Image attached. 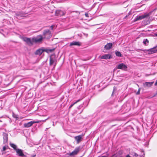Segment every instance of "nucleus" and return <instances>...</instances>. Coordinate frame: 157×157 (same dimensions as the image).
<instances>
[{
  "label": "nucleus",
  "mask_w": 157,
  "mask_h": 157,
  "mask_svg": "<svg viewBox=\"0 0 157 157\" xmlns=\"http://www.w3.org/2000/svg\"><path fill=\"white\" fill-rule=\"evenodd\" d=\"M43 37L41 35H38L36 37H34L32 39V42L36 43L40 42L43 40Z\"/></svg>",
  "instance_id": "1"
},
{
  "label": "nucleus",
  "mask_w": 157,
  "mask_h": 157,
  "mask_svg": "<svg viewBox=\"0 0 157 157\" xmlns=\"http://www.w3.org/2000/svg\"><path fill=\"white\" fill-rule=\"evenodd\" d=\"M54 65L55 66L56 64V56L55 55H53L50 57V65Z\"/></svg>",
  "instance_id": "2"
},
{
  "label": "nucleus",
  "mask_w": 157,
  "mask_h": 157,
  "mask_svg": "<svg viewBox=\"0 0 157 157\" xmlns=\"http://www.w3.org/2000/svg\"><path fill=\"white\" fill-rule=\"evenodd\" d=\"M150 15V13H149L141 16H137L136 17L135 19V21H136L138 20H140L145 18L147 17H148Z\"/></svg>",
  "instance_id": "3"
},
{
  "label": "nucleus",
  "mask_w": 157,
  "mask_h": 157,
  "mask_svg": "<svg viewBox=\"0 0 157 157\" xmlns=\"http://www.w3.org/2000/svg\"><path fill=\"white\" fill-rule=\"evenodd\" d=\"M39 121H32L27 123L24 124V126L25 128H29L32 126L33 124L35 123H39Z\"/></svg>",
  "instance_id": "4"
},
{
  "label": "nucleus",
  "mask_w": 157,
  "mask_h": 157,
  "mask_svg": "<svg viewBox=\"0 0 157 157\" xmlns=\"http://www.w3.org/2000/svg\"><path fill=\"white\" fill-rule=\"evenodd\" d=\"M127 68V66L123 63L119 64L117 65V69H120L124 71H126Z\"/></svg>",
  "instance_id": "5"
},
{
  "label": "nucleus",
  "mask_w": 157,
  "mask_h": 157,
  "mask_svg": "<svg viewBox=\"0 0 157 157\" xmlns=\"http://www.w3.org/2000/svg\"><path fill=\"white\" fill-rule=\"evenodd\" d=\"M112 56L111 54H105L104 55L100 56L101 59H110L112 58Z\"/></svg>",
  "instance_id": "6"
},
{
  "label": "nucleus",
  "mask_w": 157,
  "mask_h": 157,
  "mask_svg": "<svg viewBox=\"0 0 157 157\" xmlns=\"http://www.w3.org/2000/svg\"><path fill=\"white\" fill-rule=\"evenodd\" d=\"M23 40L25 42L28 44L32 45L33 44L32 40L31 41V39L29 38L24 37L23 38Z\"/></svg>",
  "instance_id": "7"
},
{
  "label": "nucleus",
  "mask_w": 157,
  "mask_h": 157,
  "mask_svg": "<svg viewBox=\"0 0 157 157\" xmlns=\"http://www.w3.org/2000/svg\"><path fill=\"white\" fill-rule=\"evenodd\" d=\"M84 135H80L75 137L74 138L76 141L77 143H79L82 139V137Z\"/></svg>",
  "instance_id": "8"
},
{
  "label": "nucleus",
  "mask_w": 157,
  "mask_h": 157,
  "mask_svg": "<svg viewBox=\"0 0 157 157\" xmlns=\"http://www.w3.org/2000/svg\"><path fill=\"white\" fill-rule=\"evenodd\" d=\"M79 147L76 148L74 151L70 153V155H76L79 152Z\"/></svg>",
  "instance_id": "9"
},
{
  "label": "nucleus",
  "mask_w": 157,
  "mask_h": 157,
  "mask_svg": "<svg viewBox=\"0 0 157 157\" xmlns=\"http://www.w3.org/2000/svg\"><path fill=\"white\" fill-rule=\"evenodd\" d=\"M65 13L61 10H56L55 12V14L57 16H61L65 14Z\"/></svg>",
  "instance_id": "10"
},
{
  "label": "nucleus",
  "mask_w": 157,
  "mask_h": 157,
  "mask_svg": "<svg viewBox=\"0 0 157 157\" xmlns=\"http://www.w3.org/2000/svg\"><path fill=\"white\" fill-rule=\"evenodd\" d=\"M17 155L20 156H23L24 155L23 154L22 150L21 149H18L16 150V151Z\"/></svg>",
  "instance_id": "11"
},
{
  "label": "nucleus",
  "mask_w": 157,
  "mask_h": 157,
  "mask_svg": "<svg viewBox=\"0 0 157 157\" xmlns=\"http://www.w3.org/2000/svg\"><path fill=\"white\" fill-rule=\"evenodd\" d=\"M113 44L111 43H108L105 45L104 48L106 50H109L111 49L112 48Z\"/></svg>",
  "instance_id": "12"
},
{
  "label": "nucleus",
  "mask_w": 157,
  "mask_h": 157,
  "mask_svg": "<svg viewBox=\"0 0 157 157\" xmlns=\"http://www.w3.org/2000/svg\"><path fill=\"white\" fill-rule=\"evenodd\" d=\"M154 82H145L144 84V87H150L153 84Z\"/></svg>",
  "instance_id": "13"
},
{
  "label": "nucleus",
  "mask_w": 157,
  "mask_h": 157,
  "mask_svg": "<svg viewBox=\"0 0 157 157\" xmlns=\"http://www.w3.org/2000/svg\"><path fill=\"white\" fill-rule=\"evenodd\" d=\"M43 52V48L39 49L37 50L35 54L36 55H40Z\"/></svg>",
  "instance_id": "14"
},
{
  "label": "nucleus",
  "mask_w": 157,
  "mask_h": 157,
  "mask_svg": "<svg viewBox=\"0 0 157 157\" xmlns=\"http://www.w3.org/2000/svg\"><path fill=\"white\" fill-rule=\"evenodd\" d=\"M81 45V44L79 42L73 41L70 44V46H72L73 45H78L80 46Z\"/></svg>",
  "instance_id": "15"
},
{
  "label": "nucleus",
  "mask_w": 157,
  "mask_h": 157,
  "mask_svg": "<svg viewBox=\"0 0 157 157\" xmlns=\"http://www.w3.org/2000/svg\"><path fill=\"white\" fill-rule=\"evenodd\" d=\"M4 143H6L8 141L7 135L6 133L3 134Z\"/></svg>",
  "instance_id": "16"
},
{
  "label": "nucleus",
  "mask_w": 157,
  "mask_h": 157,
  "mask_svg": "<svg viewBox=\"0 0 157 157\" xmlns=\"http://www.w3.org/2000/svg\"><path fill=\"white\" fill-rule=\"evenodd\" d=\"M143 43L144 45H147L148 44L149 40L147 39H144Z\"/></svg>",
  "instance_id": "17"
},
{
  "label": "nucleus",
  "mask_w": 157,
  "mask_h": 157,
  "mask_svg": "<svg viewBox=\"0 0 157 157\" xmlns=\"http://www.w3.org/2000/svg\"><path fill=\"white\" fill-rule=\"evenodd\" d=\"M156 47H154L150 49V51L151 53H154L157 51V50L155 48Z\"/></svg>",
  "instance_id": "18"
},
{
  "label": "nucleus",
  "mask_w": 157,
  "mask_h": 157,
  "mask_svg": "<svg viewBox=\"0 0 157 157\" xmlns=\"http://www.w3.org/2000/svg\"><path fill=\"white\" fill-rule=\"evenodd\" d=\"M10 146L13 147L14 150L16 151V149H17V147L16 145L13 144H10Z\"/></svg>",
  "instance_id": "19"
},
{
  "label": "nucleus",
  "mask_w": 157,
  "mask_h": 157,
  "mask_svg": "<svg viewBox=\"0 0 157 157\" xmlns=\"http://www.w3.org/2000/svg\"><path fill=\"white\" fill-rule=\"evenodd\" d=\"M49 33V30L48 29L45 30L43 32V35L44 36H46L47 35H48Z\"/></svg>",
  "instance_id": "20"
},
{
  "label": "nucleus",
  "mask_w": 157,
  "mask_h": 157,
  "mask_svg": "<svg viewBox=\"0 0 157 157\" xmlns=\"http://www.w3.org/2000/svg\"><path fill=\"white\" fill-rule=\"evenodd\" d=\"M115 54L118 57H121L122 56L120 52L118 51H116Z\"/></svg>",
  "instance_id": "21"
},
{
  "label": "nucleus",
  "mask_w": 157,
  "mask_h": 157,
  "mask_svg": "<svg viewBox=\"0 0 157 157\" xmlns=\"http://www.w3.org/2000/svg\"><path fill=\"white\" fill-rule=\"evenodd\" d=\"M80 101V99L78 100H77V101H76L75 102V103H74L73 104L71 105H70V106H69V108H71L74 105L76 104L77 103L78 101Z\"/></svg>",
  "instance_id": "22"
},
{
  "label": "nucleus",
  "mask_w": 157,
  "mask_h": 157,
  "mask_svg": "<svg viewBox=\"0 0 157 157\" xmlns=\"http://www.w3.org/2000/svg\"><path fill=\"white\" fill-rule=\"evenodd\" d=\"M46 52L48 53L49 52V50L48 49H43V52Z\"/></svg>",
  "instance_id": "23"
},
{
  "label": "nucleus",
  "mask_w": 157,
  "mask_h": 157,
  "mask_svg": "<svg viewBox=\"0 0 157 157\" xmlns=\"http://www.w3.org/2000/svg\"><path fill=\"white\" fill-rule=\"evenodd\" d=\"M54 28H56V27H55V26L52 25L50 27V29L51 30H53Z\"/></svg>",
  "instance_id": "24"
},
{
  "label": "nucleus",
  "mask_w": 157,
  "mask_h": 157,
  "mask_svg": "<svg viewBox=\"0 0 157 157\" xmlns=\"http://www.w3.org/2000/svg\"><path fill=\"white\" fill-rule=\"evenodd\" d=\"M113 156H114V157H120V155L118 154L114 155Z\"/></svg>",
  "instance_id": "25"
},
{
  "label": "nucleus",
  "mask_w": 157,
  "mask_h": 157,
  "mask_svg": "<svg viewBox=\"0 0 157 157\" xmlns=\"http://www.w3.org/2000/svg\"><path fill=\"white\" fill-rule=\"evenodd\" d=\"M133 156H134L136 157H137L138 156V155L136 153L134 152V153H133Z\"/></svg>",
  "instance_id": "26"
},
{
  "label": "nucleus",
  "mask_w": 157,
  "mask_h": 157,
  "mask_svg": "<svg viewBox=\"0 0 157 157\" xmlns=\"http://www.w3.org/2000/svg\"><path fill=\"white\" fill-rule=\"evenodd\" d=\"M140 88L139 89L138 91L136 93V94L137 95H138V94H140Z\"/></svg>",
  "instance_id": "27"
},
{
  "label": "nucleus",
  "mask_w": 157,
  "mask_h": 157,
  "mask_svg": "<svg viewBox=\"0 0 157 157\" xmlns=\"http://www.w3.org/2000/svg\"><path fill=\"white\" fill-rule=\"evenodd\" d=\"M6 147H5V146H4L3 147L2 151H5L6 150Z\"/></svg>",
  "instance_id": "28"
},
{
  "label": "nucleus",
  "mask_w": 157,
  "mask_h": 157,
  "mask_svg": "<svg viewBox=\"0 0 157 157\" xmlns=\"http://www.w3.org/2000/svg\"><path fill=\"white\" fill-rule=\"evenodd\" d=\"M85 16L86 17H89V15H88V13H85Z\"/></svg>",
  "instance_id": "29"
},
{
  "label": "nucleus",
  "mask_w": 157,
  "mask_h": 157,
  "mask_svg": "<svg viewBox=\"0 0 157 157\" xmlns=\"http://www.w3.org/2000/svg\"><path fill=\"white\" fill-rule=\"evenodd\" d=\"M55 50V48H53V49H50L49 51L50 52H52L53 51Z\"/></svg>",
  "instance_id": "30"
},
{
  "label": "nucleus",
  "mask_w": 157,
  "mask_h": 157,
  "mask_svg": "<svg viewBox=\"0 0 157 157\" xmlns=\"http://www.w3.org/2000/svg\"><path fill=\"white\" fill-rule=\"evenodd\" d=\"M125 157H131L129 155H126Z\"/></svg>",
  "instance_id": "31"
},
{
  "label": "nucleus",
  "mask_w": 157,
  "mask_h": 157,
  "mask_svg": "<svg viewBox=\"0 0 157 157\" xmlns=\"http://www.w3.org/2000/svg\"><path fill=\"white\" fill-rule=\"evenodd\" d=\"M155 86L157 85V80H156V82L155 83Z\"/></svg>",
  "instance_id": "32"
},
{
  "label": "nucleus",
  "mask_w": 157,
  "mask_h": 157,
  "mask_svg": "<svg viewBox=\"0 0 157 157\" xmlns=\"http://www.w3.org/2000/svg\"><path fill=\"white\" fill-rule=\"evenodd\" d=\"M155 36H157V33L155 34Z\"/></svg>",
  "instance_id": "33"
},
{
  "label": "nucleus",
  "mask_w": 157,
  "mask_h": 157,
  "mask_svg": "<svg viewBox=\"0 0 157 157\" xmlns=\"http://www.w3.org/2000/svg\"><path fill=\"white\" fill-rule=\"evenodd\" d=\"M127 17V15H126V16L124 17V19H125V18H126Z\"/></svg>",
  "instance_id": "34"
},
{
  "label": "nucleus",
  "mask_w": 157,
  "mask_h": 157,
  "mask_svg": "<svg viewBox=\"0 0 157 157\" xmlns=\"http://www.w3.org/2000/svg\"><path fill=\"white\" fill-rule=\"evenodd\" d=\"M17 16H18V17H17L18 18H20V16L19 15H18Z\"/></svg>",
  "instance_id": "35"
},
{
  "label": "nucleus",
  "mask_w": 157,
  "mask_h": 157,
  "mask_svg": "<svg viewBox=\"0 0 157 157\" xmlns=\"http://www.w3.org/2000/svg\"><path fill=\"white\" fill-rule=\"evenodd\" d=\"M101 157H106V156H102Z\"/></svg>",
  "instance_id": "36"
},
{
  "label": "nucleus",
  "mask_w": 157,
  "mask_h": 157,
  "mask_svg": "<svg viewBox=\"0 0 157 157\" xmlns=\"http://www.w3.org/2000/svg\"><path fill=\"white\" fill-rule=\"evenodd\" d=\"M49 34H50V33H49Z\"/></svg>",
  "instance_id": "37"
},
{
  "label": "nucleus",
  "mask_w": 157,
  "mask_h": 157,
  "mask_svg": "<svg viewBox=\"0 0 157 157\" xmlns=\"http://www.w3.org/2000/svg\"><path fill=\"white\" fill-rule=\"evenodd\" d=\"M140 157H142V156H140Z\"/></svg>",
  "instance_id": "38"
}]
</instances>
